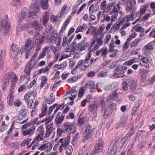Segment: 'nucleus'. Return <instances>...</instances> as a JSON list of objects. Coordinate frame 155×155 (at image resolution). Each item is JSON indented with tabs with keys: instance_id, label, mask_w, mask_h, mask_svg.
<instances>
[{
	"instance_id": "nucleus-11",
	"label": "nucleus",
	"mask_w": 155,
	"mask_h": 155,
	"mask_svg": "<svg viewBox=\"0 0 155 155\" xmlns=\"http://www.w3.org/2000/svg\"><path fill=\"white\" fill-rule=\"evenodd\" d=\"M127 118L124 116L121 118L119 123L116 124L115 128L118 129L119 127H124L127 124Z\"/></svg>"
},
{
	"instance_id": "nucleus-60",
	"label": "nucleus",
	"mask_w": 155,
	"mask_h": 155,
	"mask_svg": "<svg viewBox=\"0 0 155 155\" xmlns=\"http://www.w3.org/2000/svg\"><path fill=\"white\" fill-rule=\"evenodd\" d=\"M94 138H89L88 140V145H94Z\"/></svg>"
},
{
	"instance_id": "nucleus-32",
	"label": "nucleus",
	"mask_w": 155,
	"mask_h": 155,
	"mask_svg": "<svg viewBox=\"0 0 155 155\" xmlns=\"http://www.w3.org/2000/svg\"><path fill=\"white\" fill-rule=\"evenodd\" d=\"M49 20V16L47 14H45L42 18L43 24L46 26V24L48 23Z\"/></svg>"
},
{
	"instance_id": "nucleus-7",
	"label": "nucleus",
	"mask_w": 155,
	"mask_h": 155,
	"mask_svg": "<svg viewBox=\"0 0 155 155\" xmlns=\"http://www.w3.org/2000/svg\"><path fill=\"white\" fill-rule=\"evenodd\" d=\"M10 79V74L8 73H6L4 76L2 78V89L5 90L8 85Z\"/></svg>"
},
{
	"instance_id": "nucleus-29",
	"label": "nucleus",
	"mask_w": 155,
	"mask_h": 155,
	"mask_svg": "<svg viewBox=\"0 0 155 155\" xmlns=\"http://www.w3.org/2000/svg\"><path fill=\"white\" fill-rule=\"evenodd\" d=\"M31 61H29L26 66L25 68H34L37 66L38 62L37 61H35L33 63Z\"/></svg>"
},
{
	"instance_id": "nucleus-37",
	"label": "nucleus",
	"mask_w": 155,
	"mask_h": 155,
	"mask_svg": "<svg viewBox=\"0 0 155 155\" xmlns=\"http://www.w3.org/2000/svg\"><path fill=\"white\" fill-rule=\"evenodd\" d=\"M97 5H94L93 4L91 5L89 8V12L90 13H95L96 12V10L95 8Z\"/></svg>"
},
{
	"instance_id": "nucleus-19",
	"label": "nucleus",
	"mask_w": 155,
	"mask_h": 155,
	"mask_svg": "<svg viewBox=\"0 0 155 155\" xmlns=\"http://www.w3.org/2000/svg\"><path fill=\"white\" fill-rule=\"evenodd\" d=\"M101 113L103 114L104 117L105 118H107L108 116H110L111 114V111L108 110L107 107H105L104 108L101 109Z\"/></svg>"
},
{
	"instance_id": "nucleus-54",
	"label": "nucleus",
	"mask_w": 155,
	"mask_h": 155,
	"mask_svg": "<svg viewBox=\"0 0 155 155\" xmlns=\"http://www.w3.org/2000/svg\"><path fill=\"white\" fill-rule=\"evenodd\" d=\"M32 68H25L24 72L26 74L24 76L23 78H25V77L27 78V77L30 75L31 69Z\"/></svg>"
},
{
	"instance_id": "nucleus-33",
	"label": "nucleus",
	"mask_w": 155,
	"mask_h": 155,
	"mask_svg": "<svg viewBox=\"0 0 155 155\" xmlns=\"http://www.w3.org/2000/svg\"><path fill=\"white\" fill-rule=\"evenodd\" d=\"M108 72L106 70L102 71L100 72L98 74V77L100 78L106 77L107 75Z\"/></svg>"
},
{
	"instance_id": "nucleus-53",
	"label": "nucleus",
	"mask_w": 155,
	"mask_h": 155,
	"mask_svg": "<svg viewBox=\"0 0 155 155\" xmlns=\"http://www.w3.org/2000/svg\"><path fill=\"white\" fill-rule=\"evenodd\" d=\"M122 84V88L124 91H126L128 89L129 86L125 81H123Z\"/></svg>"
},
{
	"instance_id": "nucleus-62",
	"label": "nucleus",
	"mask_w": 155,
	"mask_h": 155,
	"mask_svg": "<svg viewBox=\"0 0 155 155\" xmlns=\"http://www.w3.org/2000/svg\"><path fill=\"white\" fill-rule=\"evenodd\" d=\"M151 14L147 13L143 17L142 19H141V21H146L150 16V15H151Z\"/></svg>"
},
{
	"instance_id": "nucleus-35",
	"label": "nucleus",
	"mask_w": 155,
	"mask_h": 155,
	"mask_svg": "<svg viewBox=\"0 0 155 155\" xmlns=\"http://www.w3.org/2000/svg\"><path fill=\"white\" fill-rule=\"evenodd\" d=\"M141 40V38H138L135 39L134 41H133L131 43L130 45V47L131 48L134 47L137 45Z\"/></svg>"
},
{
	"instance_id": "nucleus-20",
	"label": "nucleus",
	"mask_w": 155,
	"mask_h": 155,
	"mask_svg": "<svg viewBox=\"0 0 155 155\" xmlns=\"http://www.w3.org/2000/svg\"><path fill=\"white\" fill-rule=\"evenodd\" d=\"M85 41L83 40L81 43L77 44V47L78 48L79 50L80 51H82L85 50L87 47V42L85 43Z\"/></svg>"
},
{
	"instance_id": "nucleus-46",
	"label": "nucleus",
	"mask_w": 155,
	"mask_h": 155,
	"mask_svg": "<svg viewBox=\"0 0 155 155\" xmlns=\"http://www.w3.org/2000/svg\"><path fill=\"white\" fill-rule=\"evenodd\" d=\"M135 13V11H133L132 12L131 14L128 15H127L126 17H127V21H129L130 20H133L134 19V14Z\"/></svg>"
},
{
	"instance_id": "nucleus-24",
	"label": "nucleus",
	"mask_w": 155,
	"mask_h": 155,
	"mask_svg": "<svg viewBox=\"0 0 155 155\" xmlns=\"http://www.w3.org/2000/svg\"><path fill=\"white\" fill-rule=\"evenodd\" d=\"M69 21L70 19H68L64 23L59 33V35H60L61 34L63 33L64 32L67 26H68Z\"/></svg>"
},
{
	"instance_id": "nucleus-22",
	"label": "nucleus",
	"mask_w": 155,
	"mask_h": 155,
	"mask_svg": "<svg viewBox=\"0 0 155 155\" xmlns=\"http://www.w3.org/2000/svg\"><path fill=\"white\" fill-rule=\"evenodd\" d=\"M7 104L9 105H13L14 104V100L13 94L10 93L7 97Z\"/></svg>"
},
{
	"instance_id": "nucleus-18",
	"label": "nucleus",
	"mask_w": 155,
	"mask_h": 155,
	"mask_svg": "<svg viewBox=\"0 0 155 155\" xmlns=\"http://www.w3.org/2000/svg\"><path fill=\"white\" fill-rule=\"evenodd\" d=\"M149 71L147 69L143 68L140 70V74L141 76V81L144 82L146 78V74L149 72Z\"/></svg>"
},
{
	"instance_id": "nucleus-44",
	"label": "nucleus",
	"mask_w": 155,
	"mask_h": 155,
	"mask_svg": "<svg viewBox=\"0 0 155 155\" xmlns=\"http://www.w3.org/2000/svg\"><path fill=\"white\" fill-rule=\"evenodd\" d=\"M116 105L117 104L116 103H111V104L108 106V107L109 109V110L110 111L115 110L116 109Z\"/></svg>"
},
{
	"instance_id": "nucleus-45",
	"label": "nucleus",
	"mask_w": 155,
	"mask_h": 155,
	"mask_svg": "<svg viewBox=\"0 0 155 155\" xmlns=\"http://www.w3.org/2000/svg\"><path fill=\"white\" fill-rule=\"evenodd\" d=\"M117 82H113L111 84L108 85L106 87V89L107 90H111L114 88L116 86Z\"/></svg>"
},
{
	"instance_id": "nucleus-4",
	"label": "nucleus",
	"mask_w": 155,
	"mask_h": 155,
	"mask_svg": "<svg viewBox=\"0 0 155 155\" xmlns=\"http://www.w3.org/2000/svg\"><path fill=\"white\" fill-rule=\"evenodd\" d=\"M1 27L3 28V32L4 35H6L8 34L10 25L7 20H2L0 16V28Z\"/></svg>"
},
{
	"instance_id": "nucleus-41",
	"label": "nucleus",
	"mask_w": 155,
	"mask_h": 155,
	"mask_svg": "<svg viewBox=\"0 0 155 155\" xmlns=\"http://www.w3.org/2000/svg\"><path fill=\"white\" fill-rule=\"evenodd\" d=\"M134 130L133 128L131 131H129L126 135L124 137L123 139H127L129 138H130L134 134Z\"/></svg>"
},
{
	"instance_id": "nucleus-49",
	"label": "nucleus",
	"mask_w": 155,
	"mask_h": 155,
	"mask_svg": "<svg viewBox=\"0 0 155 155\" xmlns=\"http://www.w3.org/2000/svg\"><path fill=\"white\" fill-rule=\"evenodd\" d=\"M43 78L41 82L40 85L41 88V89L43 87L47 81V78L44 76L42 77Z\"/></svg>"
},
{
	"instance_id": "nucleus-2",
	"label": "nucleus",
	"mask_w": 155,
	"mask_h": 155,
	"mask_svg": "<svg viewBox=\"0 0 155 155\" xmlns=\"http://www.w3.org/2000/svg\"><path fill=\"white\" fill-rule=\"evenodd\" d=\"M120 139V137H117L114 141L112 140L108 145L107 151L108 153L109 152L110 155H115L116 154L117 151V145Z\"/></svg>"
},
{
	"instance_id": "nucleus-21",
	"label": "nucleus",
	"mask_w": 155,
	"mask_h": 155,
	"mask_svg": "<svg viewBox=\"0 0 155 155\" xmlns=\"http://www.w3.org/2000/svg\"><path fill=\"white\" fill-rule=\"evenodd\" d=\"M149 6V4L147 3L143 5L141 8L140 10V16L141 17L145 13L147 9L148 8Z\"/></svg>"
},
{
	"instance_id": "nucleus-14",
	"label": "nucleus",
	"mask_w": 155,
	"mask_h": 155,
	"mask_svg": "<svg viewBox=\"0 0 155 155\" xmlns=\"http://www.w3.org/2000/svg\"><path fill=\"white\" fill-rule=\"evenodd\" d=\"M64 117V115H61V112H58L55 120V123L58 125H60L63 121Z\"/></svg>"
},
{
	"instance_id": "nucleus-56",
	"label": "nucleus",
	"mask_w": 155,
	"mask_h": 155,
	"mask_svg": "<svg viewBox=\"0 0 155 155\" xmlns=\"http://www.w3.org/2000/svg\"><path fill=\"white\" fill-rule=\"evenodd\" d=\"M106 2V1L105 0L101 4V8L103 10H104V12H105L106 7L107 5Z\"/></svg>"
},
{
	"instance_id": "nucleus-27",
	"label": "nucleus",
	"mask_w": 155,
	"mask_h": 155,
	"mask_svg": "<svg viewBox=\"0 0 155 155\" xmlns=\"http://www.w3.org/2000/svg\"><path fill=\"white\" fill-rule=\"evenodd\" d=\"M98 106L94 103L91 104L88 107L89 109L92 112L94 111H97Z\"/></svg>"
},
{
	"instance_id": "nucleus-8",
	"label": "nucleus",
	"mask_w": 155,
	"mask_h": 155,
	"mask_svg": "<svg viewBox=\"0 0 155 155\" xmlns=\"http://www.w3.org/2000/svg\"><path fill=\"white\" fill-rule=\"evenodd\" d=\"M32 3L30 8L32 9H35L34 11L38 12L39 11V4L41 0H32Z\"/></svg>"
},
{
	"instance_id": "nucleus-47",
	"label": "nucleus",
	"mask_w": 155,
	"mask_h": 155,
	"mask_svg": "<svg viewBox=\"0 0 155 155\" xmlns=\"http://www.w3.org/2000/svg\"><path fill=\"white\" fill-rule=\"evenodd\" d=\"M31 140V139L30 138H27L26 140H25L21 143V146H24L26 145H28Z\"/></svg>"
},
{
	"instance_id": "nucleus-23",
	"label": "nucleus",
	"mask_w": 155,
	"mask_h": 155,
	"mask_svg": "<svg viewBox=\"0 0 155 155\" xmlns=\"http://www.w3.org/2000/svg\"><path fill=\"white\" fill-rule=\"evenodd\" d=\"M41 5L43 9H47L49 7V4L48 0H41Z\"/></svg>"
},
{
	"instance_id": "nucleus-63",
	"label": "nucleus",
	"mask_w": 155,
	"mask_h": 155,
	"mask_svg": "<svg viewBox=\"0 0 155 155\" xmlns=\"http://www.w3.org/2000/svg\"><path fill=\"white\" fill-rule=\"evenodd\" d=\"M135 61L134 59H131L129 61H126L124 63L126 65H130L135 62Z\"/></svg>"
},
{
	"instance_id": "nucleus-10",
	"label": "nucleus",
	"mask_w": 155,
	"mask_h": 155,
	"mask_svg": "<svg viewBox=\"0 0 155 155\" xmlns=\"http://www.w3.org/2000/svg\"><path fill=\"white\" fill-rule=\"evenodd\" d=\"M98 85L95 84L94 81H88V88L90 89L89 92L92 93L95 92L97 90Z\"/></svg>"
},
{
	"instance_id": "nucleus-31",
	"label": "nucleus",
	"mask_w": 155,
	"mask_h": 155,
	"mask_svg": "<svg viewBox=\"0 0 155 155\" xmlns=\"http://www.w3.org/2000/svg\"><path fill=\"white\" fill-rule=\"evenodd\" d=\"M31 27V26L30 24L28 23H27L20 27V29L22 31H26L30 29Z\"/></svg>"
},
{
	"instance_id": "nucleus-40",
	"label": "nucleus",
	"mask_w": 155,
	"mask_h": 155,
	"mask_svg": "<svg viewBox=\"0 0 155 155\" xmlns=\"http://www.w3.org/2000/svg\"><path fill=\"white\" fill-rule=\"evenodd\" d=\"M125 82L127 84V85L130 87L134 84V83H135L137 82V81H135L132 78H129L126 81H125Z\"/></svg>"
},
{
	"instance_id": "nucleus-1",
	"label": "nucleus",
	"mask_w": 155,
	"mask_h": 155,
	"mask_svg": "<svg viewBox=\"0 0 155 155\" xmlns=\"http://www.w3.org/2000/svg\"><path fill=\"white\" fill-rule=\"evenodd\" d=\"M35 47V45L33 42L30 39H28L25 43L24 49H20L19 53L22 54L25 51V57L27 58L29 56L31 49Z\"/></svg>"
},
{
	"instance_id": "nucleus-42",
	"label": "nucleus",
	"mask_w": 155,
	"mask_h": 155,
	"mask_svg": "<svg viewBox=\"0 0 155 155\" xmlns=\"http://www.w3.org/2000/svg\"><path fill=\"white\" fill-rule=\"evenodd\" d=\"M115 5L114 2H112L109 4L107 6L105 9V12L106 13H108L112 8Z\"/></svg>"
},
{
	"instance_id": "nucleus-28",
	"label": "nucleus",
	"mask_w": 155,
	"mask_h": 155,
	"mask_svg": "<svg viewBox=\"0 0 155 155\" xmlns=\"http://www.w3.org/2000/svg\"><path fill=\"white\" fill-rule=\"evenodd\" d=\"M81 77V75H79L77 76H76L73 77L72 78H69L68 80V81L69 83H72L75 82L77 81L78 79H80Z\"/></svg>"
},
{
	"instance_id": "nucleus-34",
	"label": "nucleus",
	"mask_w": 155,
	"mask_h": 155,
	"mask_svg": "<svg viewBox=\"0 0 155 155\" xmlns=\"http://www.w3.org/2000/svg\"><path fill=\"white\" fill-rule=\"evenodd\" d=\"M44 134L43 132L42 133L40 134L34 139V141L35 142H36L37 141H39L40 140H43L44 139V138L43 137Z\"/></svg>"
},
{
	"instance_id": "nucleus-12",
	"label": "nucleus",
	"mask_w": 155,
	"mask_h": 155,
	"mask_svg": "<svg viewBox=\"0 0 155 155\" xmlns=\"http://www.w3.org/2000/svg\"><path fill=\"white\" fill-rule=\"evenodd\" d=\"M137 82L134 83L130 86V90L131 93L134 94H140L142 92V90L140 88H137Z\"/></svg>"
},
{
	"instance_id": "nucleus-58",
	"label": "nucleus",
	"mask_w": 155,
	"mask_h": 155,
	"mask_svg": "<svg viewBox=\"0 0 155 155\" xmlns=\"http://www.w3.org/2000/svg\"><path fill=\"white\" fill-rule=\"evenodd\" d=\"M68 40V39L67 37L64 36L63 42L62 45L63 46H65L67 44L69 43Z\"/></svg>"
},
{
	"instance_id": "nucleus-38",
	"label": "nucleus",
	"mask_w": 155,
	"mask_h": 155,
	"mask_svg": "<svg viewBox=\"0 0 155 155\" xmlns=\"http://www.w3.org/2000/svg\"><path fill=\"white\" fill-rule=\"evenodd\" d=\"M86 26V24H84L82 25L78 26L75 31V33H77L79 32L82 31L84 29Z\"/></svg>"
},
{
	"instance_id": "nucleus-50",
	"label": "nucleus",
	"mask_w": 155,
	"mask_h": 155,
	"mask_svg": "<svg viewBox=\"0 0 155 155\" xmlns=\"http://www.w3.org/2000/svg\"><path fill=\"white\" fill-rule=\"evenodd\" d=\"M147 133L146 131L143 130H139L137 132V134L138 136L140 137H142L145 135Z\"/></svg>"
},
{
	"instance_id": "nucleus-30",
	"label": "nucleus",
	"mask_w": 155,
	"mask_h": 155,
	"mask_svg": "<svg viewBox=\"0 0 155 155\" xmlns=\"http://www.w3.org/2000/svg\"><path fill=\"white\" fill-rule=\"evenodd\" d=\"M28 111V110L26 109L25 106H23L21 107V110L19 114L25 117L27 116Z\"/></svg>"
},
{
	"instance_id": "nucleus-52",
	"label": "nucleus",
	"mask_w": 155,
	"mask_h": 155,
	"mask_svg": "<svg viewBox=\"0 0 155 155\" xmlns=\"http://www.w3.org/2000/svg\"><path fill=\"white\" fill-rule=\"evenodd\" d=\"M64 132L66 133V131H65L64 128L63 129L61 128H58L57 130V134L58 135L61 136Z\"/></svg>"
},
{
	"instance_id": "nucleus-64",
	"label": "nucleus",
	"mask_w": 155,
	"mask_h": 155,
	"mask_svg": "<svg viewBox=\"0 0 155 155\" xmlns=\"http://www.w3.org/2000/svg\"><path fill=\"white\" fill-rule=\"evenodd\" d=\"M38 12H36V11H32L30 12L28 14V17L29 18H31L34 16L35 15H36V14Z\"/></svg>"
},
{
	"instance_id": "nucleus-26",
	"label": "nucleus",
	"mask_w": 155,
	"mask_h": 155,
	"mask_svg": "<svg viewBox=\"0 0 155 155\" xmlns=\"http://www.w3.org/2000/svg\"><path fill=\"white\" fill-rule=\"evenodd\" d=\"M46 101V103L49 104H51L54 103L55 101V98L54 94L51 93L50 98H47Z\"/></svg>"
},
{
	"instance_id": "nucleus-15",
	"label": "nucleus",
	"mask_w": 155,
	"mask_h": 155,
	"mask_svg": "<svg viewBox=\"0 0 155 155\" xmlns=\"http://www.w3.org/2000/svg\"><path fill=\"white\" fill-rule=\"evenodd\" d=\"M32 27L35 30L38 31H41L42 29V26L41 24L38 21H33L31 23Z\"/></svg>"
},
{
	"instance_id": "nucleus-13",
	"label": "nucleus",
	"mask_w": 155,
	"mask_h": 155,
	"mask_svg": "<svg viewBox=\"0 0 155 155\" xmlns=\"http://www.w3.org/2000/svg\"><path fill=\"white\" fill-rule=\"evenodd\" d=\"M34 38L35 40V43L36 44H38L36 47V51H37L39 52V50L41 48V45L44 41V38L42 37L41 38L38 39L37 37H35V35Z\"/></svg>"
},
{
	"instance_id": "nucleus-55",
	"label": "nucleus",
	"mask_w": 155,
	"mask_h": 155,
	"mask_svg": "<svg viewBox=\"0 0 155 155\" xmlns=\"http://www.w3.org/2000/svg\"><path fill=\"white\" fill-rule=\"evenodd\" d=\"M11 75L13 77V79L12 80V83H15L18 80V78L16 74L14 73L13 72H12L11 73Z\"/></svg>"
},
{
	"instance_id": "nucleus-59",
	"label": "nucleus",
	"mask_w": 155,
	"mask_h": 155,
	"mask_svg": "<svg viewBox=\"0 0 155 155\" xmlns=\"http://www.w3.org/2000/svg\"><path fill=\"white\" fill-rule=\"evenodd\" d=\"M84 87H82L79 90V93H78V97H81L84 95Z\"/></svg>"
},
{
	"instance_id": "nucleus-48",
	"label": "nucleus",
	"mask_w": 155,
	"mask_h": 155,
	"mask_svg": "<svg viewBox=\"0 0 155 155\" xmlns=\"http://www.w3.org/2000/svg\"><path fill=\"white\" fill-rule=\"evenodd\" d=\"M95 130V128H93L91 131L88 133V137L94 138L93 137V135L94 134Z\"/></svg>"
},
{
	"instance_id": "nucleus-25",
	"label": "nucleus",
	"mask_w": 155,
	"mask_h": 155,
	"mask_svg": "<svg viewBox=\"0 0 155 155\" xmlns=\"http://www.w3.org/2000/svg\"><path fill=\"white\" fill-rule=\"evenodd\" d=\"M5 54V51L3 50H2L0 53V67H3V63L2 61V60L4 58Z\"/></svg>"
},
{
	"instance_id": "nucleus-5",
	"label": "nucleus",
	"mask_w": 155,
	"mask_h": 155,
	"mask_svg": "<svg viewBox=\"0 0 155 155\" xmlns=\"http://www.w3.org/2000/svg\"><path fill=\"white\" fill-rule=\"evenodd\" d=\"M19 49L18 45L15 44H12L11 46L10 50V54L11 57L15 58L19 52Z\"/></svg>"
},
{
	"instance_id": "nucleus-51",
	"label": "nucleus",
	"mask_w": 155,
	"mask_h": 155,
	"mask_svg": "<svg viewBox=\"0 0 155 155\" xmlns=\"http://www.w3.org/2000/svg\"><path fill=\"white\" fill-rule=\"evenodd\" d=\"M58 105V104H53L52 106H51L49 107V111L48 112V115H50L53 110L55 107H57Z\"/></svg>"
},
{
	"instance_id": "nucleus-61",
	"label": "nucleus",
	"mask_w": 155,
	"mask_h": 155,
	"mask_svg": "<svg viewBox=\"0 0 155 155\" xmlns=\"http://www.w3.org/2000/svg\"><path fill=\"white\" fill-rule=\"evenodd\" d=\"M50 19L53 22H58L57 16L52 15L50 18Z\"/></svg>"
},
{
	"instance_id": "nucleus-16",
	"label": "nucleus",
	"mask_w": 155,
	"mask_h": 155,
	"mask_svg": "<svg viewBox=\"0 0 155 155\" xmlns=\"http://www.w3.org/2000/svg\"><path fill=\"white\" fill-rule=\"evenodd\" d=\"M104 99V97H100L99 98L97 101V105L98 107L101 106V109L104 108L106 107Z\"/></svg>"
},
{
	"instance_id": "nucleus-36",
	"label": "nucleus",
	"mask_w": 155,
	"mask_h": 155,
	"mask_svg": "<svg viewBox=\"0 0 155 155\" xmlns=\"http://www.w3.org/2000/svg\"><path fill=\"white\" fill-rule=\"evenodd\" d=\"M138 25H137L134 26L133 27H132V29L133 28H135V30L137 32H140L141 33H143L144 31V28L141 27H140Z\"/></svg>"
},
{
	"instance_id": "nucleus-17",
	"label": "nucleus",
	"mask_w": 155,
	"mask_h": 155,
	"mask_svg": "<svg viewBox=\"0 0 155 155\" xmlns=\"http://www.w3.org/2000/svg\"><path fill=\"white\" fill-rule=\"evenodd\" d=\"M87 55L86 56V59L84 60H80L77 64L75 68H78L81 67V68H86L87 66V59L86 58Z\"/></svg>"
},
{
	"instance_id": "nucleus-39",
	"label": "nucleus",
	"mask_w": 155,
	"mask_h": 155,
	"mask_svg": "<svg viewBox=\"0 0 155 155\" xmlns=\"http://www.w3.org/2000/svg\"><path fill=\"white\" fill-rule=\"evenodd\" d=\"M85 121V118L84 117H82L79 119L78 122V125L81 127L84 124Z\"/></svg>"
},
{
	"instance_id": "nucleus-6",
	"label": "nucleus",
	"mask_w": 155,
	"mask_h": 155,
	"mask_svg": "<svg viewBox=\"0 0 155 155\" xmlns=\"http://www.w3.org/2000/svg\"><path fill=\"white\" fill-rule=\"evenodd\" d=\"M127 68H116L114 70L113 76L115 78H122L124 76V73Z\"/></svg>"
},
{
	"instance_id": "nucleus-57",
	"label": "nucleus",
	"mask_w": 155,
	"mask_h": 155,
	"mask_svg": "<svg viewBox=\"0 0 155 155\" xmlns=\"http://www.w3.org/2000/svg\"><path fill=\"white\" fill-rule=\"evenodd\" d=\"M152 45V44L151 43H149L145 46L144 48L147 50H153V48Z\"/></svg>"
},
{
	"instance_id": "nucleus-43",
	"label": "nucleus",
	"mask_w": 155,
	"mask_h": 155,
	"mask_svg": "<svg viewBox=\"0 0 155 155\" xmlns=\"http://www.w3.org/2000/svg\"><path fill=\"white\" fill-rule=\"evenodd\" d=\"M105 25H102L101 26H100L98 28V29L97 31V35H101L102 34L103 30L105 28Z\"/></svg>"
},
{
	"instance_id": "nucleus-3",
	"label": "nucleus",
	"mask_w": 155,
	"mask_h": 155,
	"mask_svg": "<svg viewBox=\"0 0 155 155\" xmlns=\"http://www.w3.org/2000/svg\"><path fill=\"white\" fill-rule=\"evenodd\" d=\"M104 142L102 139H99L97 142L95 150L89 151V153L91 155H95L96 153H99L103 151L104 147Z\"/></svg>"
},
{
	"instance_id": "nucleus-9",
	"label": "nucleus",
	"mask_w": 155,
	"mask_h": 155,
	"mask_svg": "<svg viewBox=\"0 0 155 155\" xmlns=\"http://www.w3.org/2000/svg\"><path fill=\"white\" fill-rule=\"evenodd\" d=\"M63 127L66 133L71 132L74 129V125L73 123L67 122L63 124Z\"/></svg>"
}]
</instances>
